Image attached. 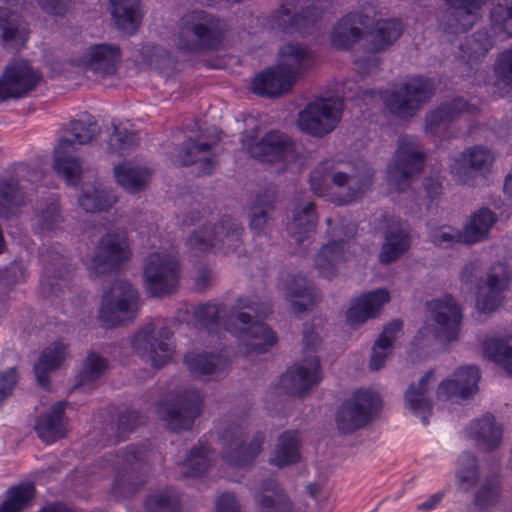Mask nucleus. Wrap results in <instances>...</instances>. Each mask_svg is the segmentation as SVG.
Masks as SVG:
<instances>
[{"mask_svg":"<svg viewBox=\"0 0 512 512\" xmlns=\"http://www.w3.org/2000/svg\"><path fill=\"white\" fill-rule=\"evenodd\" d=\"M313 193L337 205L360 199L373 184V171L363 163L325 160L310 173Z\"/></svg>","mask_w":512,"mask_h":512,"instance_id":"f257e3e1","label":"nucleus"},{"mask_svg":"<svg viewBox=\"0 0 512 512\" xmlns=\"http://www.w3.org/2000/svg\"><path fill=\"white\" fill-rule=\"evenodd\" d=\"M271 312L269 306L259 304L251 297H241L223 322L224 328L241 341L244 353L262 354L277 343L276 334L260 321Z\"/></svg>","mask_w":512,"mask_h":512,"instance_id":"f03ea898","label":"nucleus"},{"mask_svg":"<svg viewBox=\"0 0 512 512\" xmlns=\"http://www.w3.org/2000/svg\"><path fill=\"white\" fill-rule=\"evenodd\" d=\"M462 322V309L454 298L434 299L428 303V316L414 338V345L426 347L455 342L460 338Z\"/></svg>","mask_w":512,"mask_h":512,"instance_id":"7ed1b4c3","label":"nucleus"},{"mask_svg":"<svg viewBox=\"0 0 512 512\" xmlns=\"http://www.w3.org/2000/svg\"><path fill=\"white\" fill-rule=\"evenodd\" d=\"M226 24L204 11L184 14L173 34L172 43L182 54H199L215 48L223 39Z\"/></svg>","mask_w":512,"mask_h":512,"instance_id":"20e7f679","label":"nucleus"},{"mask_svg":"<svg viewBox=\"0 0 512 512\" xmlns=\"http://www.w3.org/2000/svg\"><path fill=\"white\" fill-rule=\"evenodd\" d=\"M150 242L154 250L144 263L145 286L152 296L159 297L177 287L180 267L176 250L169 241L153 236Z\"/></svg>","mask_w":512,"mask_h":512,"instance_id":"39448f33","label":"nucleus"},{"mask_svg":"<svg viewBox=\"0 0 512 512\" xmlns=\"http://www.w3.org/2000/svg\"><path fill=\"white\" fill-rule=\"evenodd\" d=\"M98 133L93 121H73L66 135L60 139L54 150V171L67 185H76L82 175L83 167L76 153V144L90 142Z\"/></svg>","mask_w":512,"mask_h":512,"instance_id":"423d86ee","label":"nucleus"},{"mask_svg":"<svg viewBox=\"0 0 512 512\" xmlns=\"http://www.w3.org/2000/svg\"><path fill=\"white\" fill-rule=\"evenodd\" d=\"M382 399L371 388H359L341 404L336 424L344 434L352 433L368 425L379 413Z\"/></svg>","mask_w":512,"mask_h":512,"instance_id":"0eeeda50","label":"nucleus"},{"mask_svg":"<svg viewBox=\"0 0 512 512\" xmlns=\"http://www.w3.org/2000/svg\"><path fill=\"white\" fill-rule=\"evenodd\" d=\"M242 228L231 218H223L214 224H207L194 231L188 239L189 248L195 253L210 250L229 254L242 243Z\"/></svg>","mask_w":512,"mask_h":512,"instance_id":"6e6552de","label":"nucleus"},{"mask_svg":"<svg viewBox=\"0 0 512 512\" xmlns=\"http://www.w3.org/2000/svg\"><path fill=\"white\" fill-rule=\"evenodd\" d=\"M138 307L136 289L125 280H117L103 295L99 321L107 328L123 325L135 317Z\"/></svg>","mask_w":512,"mask_h":512,"instance_id":"1a4fd4ad","label":"nucleus"},{"mask_svg":"<svg viewBox=\"0 0 512 512\" xmlns=\"http://www.w3.org/2000/svg\"><path fill=\"white\" fill-rule=\"evenodd\" d=\"M423 152L419 142L412 136H403L398 140L397 150L386 171L388 184L397 191L406 190L413 177L423 165Z\"/></svg>","mask_w":512,"mask_h":512,"instance_id":"9d476101","label":"nucleus"},{"mask_svg":"<svg viewBox=\"0 0 512 512\" xmlns=\"http://www.w3.org/2000/svg\"><path fill=\"white\" fill-rule=\"evenodd\" d=\"M343 112L339 98H318L299 112L297 127L303 133L322 138L336 129Z\"/></svg>","mask_w":512,"mask_h":512,"instance_id":"9b49d317","label":"nucleus"},{"mask_svg":"<svg viewBox=\"0 0 512 512\" xmlns=\"http://www.w3.org/2000/svg\"><path fill=\"white\" fill-rule=\"evenodd\" d=\"M264 439L262 433H256L247 440L242 425L227 426L219 438L223 461L231 469L249 465L261 453Z\"/></svg>","mask_w":512,"mask_h":512,"instance_id":"f8f14e48","label":"nucleus"},{"mask_svg":"<svg viewBox=\"0 0 512 512\" xmlns=\"http://www.w3.org/2000/svg\"><path fill=\"white\" fill-rule=\"evenodd\" d=\"M172 333L158 323H148L133 337L132 347L146 362L156 368L166 365L174 354Z\"/></svg>","mask_w":512,"mask_h":512,"instance_id":"ddd939ff","label":"nucleus"},{"mask_svg":"<svg viewBox=\"0 0 512 512\" xmlns=\"http://www.w3.org/2000/svg\"><path fill=\"white\" fill-rule=\"evenodd\" d=\"M242 144L253 157L263 162L282 164L283 168L299 160L295 143L280 131H270L259 141L243 139Z\"/></svg>","mask_w":512,"mask_h":512,"instance_id":"4468645a","label":"nucleus"},{"mask_svg":"<svg viewBox=\"0 0 512 512\" xmlns=\"http://www.w3.org/2000/svg\"><path fill=\"white\" fill-rule=\"evenodd\" d=\"M433 86L425 78H413L395 92H379L375 96L382 99L386 107L400 117L412 115L432 95Z\"/></svg>","mask_w":512,"mask_h":512,"instance_id":"2eb2a0df","label":"nucleus"},{"mask_svg":"<svg viewBox=\"0 0 512 512\" xmlns=\"http://www.w3.org/2000/svg\"><path fill=\"white\" fill-rule=\"evenodd\" d=\"M130 256L126 233L122 230L108 232L101 238L87 263L88 269L95 274H105L119 267Z\"/></svg>","mask_w":512,"mask_h":512,"instance_id":"dca6fc26","label":"nucleus"},{"mask_svg":"<svg viewBox=\"0 0 512 512\" xmlns=\"http://www.w3.org/2000/svg\"><path fill=\"white\" fill-rule=\"evenodd\" d=\"M41 81L40 73L29 61L11 62L0 77V100L18 99L34 90Z\"/></svg>","mask_w":512,"mask_h":512,"instance_id":"f3484780","label":"nucleus"},{"mask_svg":"<svg viewBox=\"0 0 512 512\" xmlns=\"http://www.w3.org/2000/svg\"><path fill=\"white\" fill-rule=\"evenodd\" d=\"M219 140L216 128H209L201 132L194 142L190 139L185 146L172 154V161L178 165L200 163L199 172L210 174L214 168L215 157L211 151L212 146Z\"/></svg>","mask_w":512,"mask_h":512,"instance_id":"a211bd4d","label":"nucleus"},{"mask_svg":"<svg viewBox=\"0 0 512 512\" xmlns=\"http://www.w3.org/2000/svg\"><path fill=\"white\" fill-rule=\"evenodd\" d=\"M120 61V48L115 44L102 43L88 47L75 59V64L85 73H91L95 80H101L115 74Z\"/></svg>","mask_w":512,"mask_h":512,"instance_id":"6ab92c4d","label":"nucleus"},{"mask_svg":"<svg viewBox=\"0 0 512 512\" xmlns=\"http://www.w3.org/2000/svg\"><path fill=\"white\" fill-rule=\"evenodd\" d=\"M493 161L494 155L488 148L474 146L467 148L453 160L450 171L455 181L472 186L475 180L489 169Z\"/></svg>","mask_w":512,"mask_h":512,"instance_id":"aec40b11","label":"nucleus"},{"mask_svg":"<svg viewBox=\"0 0 512 512\" xmlns=\"http://www.w3.org/2000/svg\"><path fill=\"white\" fill-rule=\"evenodd\" d=\"M202 397L195 391L187 392L177 398L175 403H162L157 414L174 431L189 429L200 414Z\"/></svg>","mask_w":512,"mask_h":512,"instance_id":"412c9836","label":"nucleus"},{"mask_svg":"<svg viewBox=\"0 0 512 512\" xmlns=\"http://www.w3.org/2000/svg\"><path fill=\"white\" fill-rule=\"evenodd\" d=\"M511 280L509 267L502 262L493 264L485 282L477 289L476 307L481 312L496 310L503 302L502 293L508 288Z\"/></svg>","mask_w":512,"mask_h":512,"instance_id":"4be33fe9","label":"nucleus"},{"mask_svg":"<svg viewBox=\"0 0 512 512\" xmlns=\"http://www.w3.org/2000/svg\"><path fill=\"white\" fill-rule=\"evenodd\" d=\"M480 378L481 374L477 366H460L449 378L440 382L436 390L437 399L441 401L469 399L477 394Z\"/></svg>","mask_w":512,"mask_h":512,"instance_id":"5701e85b","label":"nucleus"},{"mask_svg":"<svg viewBox=\"0 0 512 512\" xmlns=\"http://www.w3.org/2000/svg\"><path fill=\"white\" fill-rule=\"evenodd\" d=\"M402 32L401 23L397 20H382L377 22L375 28L369 33L372 54L365 59L355 60V69L360 74L372 73L378 66L379 59L376 52L382 51L395 42Z\"/></svg>","mask_w":512,"mask_h":512,"instance_id":"b1692460","label":"nucleus"},{"mask_svg":"<svg viewBox=\"0 0 512 512\" xmlns=\"http://www.w3.org/2000/svg\"><path fill=\"white\" fill-rule=\"evenodd\" d=\"M322 379L319 359L308 355L304 360L291 367L280 379V386L285 391L302 396Z\"/></svg>","mask_w":512,"mask_h":512,"instance_id":"393cba45","label":"nucleus"},{"mask_svg":"<svg viewBox=\"0 0 512 512\" xmlns=\"http://www.w3.org/2000/svg\"><path fill=\"white\" fill-rule=\"evenodd\" d=\"M390 299V292L386 288H378L361 294L352 300L347 309L346 322L350 326H356L376 318Z\"/></svg>","mask_w":512,"mask_h":512,"instance_id":"a878e982","label":"nucleus"},{"mask_svg":"<svg viewBox=\"0 0 512 512\" xmlns=\"http://www.w3.org/2000/svg\"><path fill=\"white\" fill-rule=\"evenodd\" d=\"M316 61L314 53L300 43H286L278 52L279 69L296 81L307 70L312 68Z\"/></svg>","mask_w":512,"mask_h":512,"instance_id":"bb28decb","label":"nucleus"},{"mask_svg":"<svg viewBox=\"0 0 512 512\" xmlns=\"http://www.w3.org/2000/svg\"><path fill=\"white\" fill-rule=\"evenodd\" d=\"M436 376L434 371L425 373L417 384H411L404 393L405 409L426 424L431 412L429 390L434 387Z\"/></svg>","mask_w":512,"mask_h":512,"instance_id":"cd10ccee","label":"nucleus"},{"mask_svg":"<svg viewBox=\"0 0 512 512\" xmlns=\"http://www.w3.org/2000/svg\"><path fill=\"white\" fill-rule=\"evenodd\" d=\"M352 258L348 243L328 242L315 257V267L319 274L325 278L334 277Z\"/></svg>","mask_w":512,"mask_h":512,"instance_id":"c85d7f7f","label":"nucleus"},{"mask_svg":"<svg viewBox=\"0 0 512 512\" xmlns=\"http://www.w3.org/2000/svg\"><path fill=\"white\" fill-rule=\"evenodd\" d=\"M366 23L367 17L359 13H351L342 17L331 31V45L336 49L350 48L360 40Z\"/></svg>","mask_w":512,"mask_h":512,"instance_id":"c756f323","label":"nucleus"},{"mask_svg":"<svg viewBox=\"0 0 512 512\" xmlns=\"http://www.w3.org/2000/svg\"><path fill=\"white\" fill-rule=\"evenodd\" d=\"M474 109L461 99H457L450 104H445L431 112L425 121V131L435 136L448 137V130L451 122L463 113H470Z\"/></svg>","mask_w":512,"mask_h":512,"instance_id":"7c9ffc66","label":"nucleus"},{"mask_svg":"<svg viewBox=\"0 0 512 512\" xmlns=\"http://www.w3.org/2000/svg\"><path fill=\"white\" fill-rule=\"evenodd\" d=\"M0 38L9 45L22 46L28 38V30L21 21L16 5L0 6Z\"/></svg>","mask_w":512,"mask_h":512,"instance_id":"2f4dec72","label":"nucleus"},{"mask_svg":"<svg viewBox=\"0 0 512 512\" xmlns=\"http://www.w3.org/2000/svg\"><path fill=\"white\" fill-rule=\"evenodd\" d=\"M295 81L279 69L277 64L261 74H258L252 83L253 91L261 96H278L288 92Z\"/></svg>","mask_w":512,"mask_h":512,"instance_id":"473e14b6","label":"nucleus"},{"mask_svg":"<svg viewBox=\"0 0 512 512\" xmlns=\"http://www.w3.org/2000/svg\"><path fill=\"white\" fill-rule=\"evenodd\" d=\"M64 406V403L57 402L38 418L35 429L43 442L50 444L65 436L67 429L63 417Z\"/></svg>","mask_w":512,"mask_h":512,"instance_id":"72a5a7b5","label":"nucleus"},{"mask_svg":"<svg viewBox=\"0 0 512 512\" xmlns=\"http://www.w3.org/2000/svg\"><path fill=\"white\" fill-rule=\"evenodd\" d=\"M117 199L111 190L101 183H85L78 196L79 206L87 213L107 211Z\"/></svg>","mask_w":512,"mask_h":512,"instance_id":"f704fd0d","label":"nucleus"},{"mask_svg":"<svg viewBox=\"0 0 512 512\" xmlns=\"http://www.w3.org/2000/svg\"><path fill=\"white\" fill-rule=\"evenodd\" d=\"M401 330L402 322L400 320H393L384 327L373 346L369 362L370 369L379 370L384 366L392 353L394 343L401 335Z\"/></svg>","mask_w":512,"mask_h":512,"instance_id":"c9c22d12","label":"nucleus"},{"mask_svg":"<svg viewBox=\"0 0 512 512\" xmlns=\"http://www.w3.org/2000/svg\"><path fill=\"white\" fill-rule=\"evenodd\" d=\"M117 183L130 193L144 190L150 180V172L144 167L131 161H125L114 167Z\"/></svg>","mask_w":512,"mask_h":512,"instance_id":"e433bc0d","label":"nucleus"},{"mask_svg":"<svg viewBox=\"0 0 512 512\" xmlns=\"http://www.w3.org/2000/svg\"><path fill=\"white\" fill-rule=\"evenodd\" d=\"M300 445L301 439L297 431L283 432L277 439L270 462L278 467L299 462L301 458Z\"/></svg>","mask_w":512,"mask_h":512,"instance_id":"4c0bfd02","label":"nucleus"},{"mask_svg":"<svg viewBox=\"0 0 512 512\" xmlns=\"http://www.w3.org/2000/svg\"><path fill=\"white\" fill-rule=\"evenodd\" d=\"M410 247V237L407 226L398 223L389 228L385 243L382 246L379 260L388 264L402 256Z\"/></svg>","mask_w":512,"mask_h":512,"instance_id":"58836bf2","label":"nucleus"},{"mask_svg":"<svg viewBox=\"0 0 512 512\" xmlns=\"http://www.w3.org/2000/svg\"><path fill=\"white\" fill-rule=\"evenodd\" d=\"M66 357V346L62 342H54L42 351L34 367L40 385L47 386L49 384V374L60 368Z\"/></svg>","mask_w":512,"mask_h":512,"instance_id":"ea45409f","label":"nucleus"},{"mask_svg":"<svg viewBox=\"0 0 512 512\" xmlns=\"http://www.w3.org/2000/svg\"><path fill=\"white\" fill-rule=\"evenodd\" d=\"M454 11L449 23L453 32H461L470 28L480 16V9L487 0H445Z\"/></svg>","mask_w":512,"mask_h":512,"instance_id":"a19ab883","label":"nucleus"},{"mask_svg":"<svg viewBox=\"0 0 512 512\" xmlns=\"http://www.w3.org/2000/svg\"><path fill=\"white\" fill-rule=\"evenodd\" d=\"M289 298L295 313H300L315 305L320 299V293L304 277H295L287 288Z\"/></svg>","mask_w":512,"mask_h":512,"instance_id":"79ce46f5","label":"nucleus"},{"mask_svg":"<svg viewBox=\"0 0 512 512\" xmlns=\"http://www.w3.org/2000/svg\"><path fill=\"white\" fill-rule=\"evenodd\" d=\"M483 354L512 375V335L506 337H489L482 343Z\"/></svg>","mask_w":512,"mask_h":512,"instance_id":"37998d69","label":"nucleus"},{"mask_svg":"<svg viewBox=\"0 0 512 512\" xmlns=\"http://www.w3.org/2000/svg\"><path fill=\"white\" fill-rule=\"evenodd\" d=\"M469 437L473 438L483 449H492L501 442L502 430L492 416L473 421L467 429Z\"/></svg>","mask_w":512,"mask_h":512,"instance_id":"c03bdc74","label":"nucleus"},{"mask_svg":"<svg viewBox=\"0 0 512 512\" xmlns=\"http://www.w3.org/2000/svg\"><path fill=\"white\" fill-rule=\"evenodd\" d=\"M496 222L495 214L486 208L473 213L463 227L464 243L474 244L484 240Z\"/></svg>","mask_w":512,"mask_h":512,"instance_id":"a18cd8bd","label":"nucleus"},{"mask_svg":"<svg viewBox=\"0 0 512 512\" xmlns=\"http://www.w3.org/2000/svg\"><path fill=\"white\" fill-rule=\"evenodd\" d=\"M110 4L116 24L124 31L134 32L141 19L139 0H110Z\"/></svg>","mask_w":512,"mask_h":512,"instance_id":"49530a36","label":"nucleus"},{"mask_svg":"<svg viewBox=\"0 0 512 512\" xmlns=\"http://www.w3.org/2000/svg\"><path fill=\"white\" fill-rule=\"evenodd\" d=\"M319 8L317 6H301V12L297 11L295 0H283L280 8L279 27L300 28L306 22L314 20L318 16Z\"/></svg>","mask_w":512,"mask_h":512,"instance_id":"de8ad7c7","label":"nucleus"},{"mask_svg":"<svg viewBox=\"0 0 512 512\" xmlns=\"http://www.w3.org/2000/svg\"><path fill=\"white\" fill-rule=\"evenodd\" d=\"M316 214L311 202L298 204L294 211L292 222L289 224V232L296 241L301 242L315 229Z\"/></svg>","mask_w":512,"mask_h":512,"instance_id":"09e8293b","label":"nucleus"},{"mask_svg":"<svg viewBox=\"0 0 512 512\" xmlns=\"http://www.w3.org/2000/svg\"><path fill=\"white\" fill-rule=\"evenodd\" d=\"M35 495L34 485L30 482L13 486L6 492V499L0 505V512H22L30 505Z\"/></svg>","mask_w":512,"mask_h":512,"instance_id":"8fccbe9b","label":"nucleus"},{"mask_svg":"<svg viewBox=\"0 0 512 512\" xmlns=\"http://www.w3.org/2000/svg\"><path fill=\"white\" fill-rule=\"evenodd\" d=\"M184 362L195 376L215 374L226 367V361L219 356L189 353Z\"/></svg>","mask_w":512,"mask_h":512,"instance_id":"3c124183","label":"nucleus"},{"mask_svg":"<svg viewBox=\"0 0 512 512\" xmlns=\"http://www.w3.org/2000/svg\"><path fill=\"white\" fill-rule=\"evenodd\" d=\"M24 195L18 183L14 181L0 182V217L8 219L16 214L23 204Z\"/></svg>","mask_w":512,"mask_h":512,"instance_id":"603ef678","label":"nucleus"},{"mask_svg":"<svg viewBox=\"0 0 512 512\" xmlns=\"http://www.w3.org/2000/svg\"><path fill=\"white\" fill-rule=\"evenodd\" d=\"M137 143L138 137L131 129L129 122L113 124V134L110 137L109 145L114 152L123 154Z\"/></svg>","mask_w":512,"mask_h":512,"instance_id":"864d4df0","label":"nucleus"},{"mask_svg":"<svg viewBox=\"0 0 512 512\" xmlns=\"http://www.w3.org/2000/svg\"><path fill=\"white\" fill-rule=\"evenodd\" d=\"M457 484L463 490H469L477 482L478 470L475 458L469 453H463L458 459L456 472Z\"/></svg>","mask_w":512,"mask_h":512,"instance_id":"5fc2aeb1","label":"nucleus"},{"mask_svg":"<svg viewBox=\"0 0 512 512\" xmlns=\"http://www.w3.org/2000/svg\"><path fill=\"white\" fill-rule=\"evenodd\" d=\"M212 453L207 446L191 451L183 463L185 473L192 477L200 476L211 465Z\"/></svg>","mask_w":512,"mask_h":512,"instance_id":"6e6d98bb","label":"nucleus"},{"mask_svg":"<svg viewBox=\"0 0 512 512\" xmlns=\"http://www.w3.org/2000/svg\"><path fill=\"white\" fill-rule=\"evenodd\" d=\"M257 502L260 512H282L289 506L287 496L277 486L266 488Z\"/></svg>","mask_w":512,"mask_h":512,"instance_id":"4d7b16f0","label":"nucleus"},{"mask_svg":"<svg viewBox=\"0 0 512 512\" xmlns=\"http://www.w3.org/2000/svg\"><path fill=\"white\" fill-rule=\"evenodd\" d=\"M143 55L147 64L161 73L169 74L175 68V59L170 52L161 47L147 46L143 50Z\"/></svg>","mask_w":512,"mask_h":512,"instance_id":"13d9d810","label":"nucleus"},{"mask_svg":"<svg viewBox=\"0 0 512 512\" xmlns=\"http://www.w3.org/2000/svg\"><path fill=\"white\" fill-rule=\"evenodd\" d=\"M107 369V362L101 356L91 353L83 363L79 374V385L85 387L101 377Z\"/></svg>","mask_w":512,"mask_h":512,"instance_id":"bf43d9fd","label":"nucleus"},{"mask_svg":"<svg viewBox=\"0 0 512 512\" xmlns=\"http://www.w3.org/2000/svg\"><path fill=\"white\" fill-rule=\"evenodd\" d=\"M431 242L442 248H448L455 243H464V231H460L452 226H441L432 229L429 234Z\"/></svg>","mask_w":512,"mask_h":512,"instance_id":"052dcab7","label":"nucleus"},{"mask_svg":"<svg viewBox=\"0 0 512 512\" xmlns=\"http://www.w3.org/2000/svg\"><path fill=\"white\" fill-rule=\"evenodd\" d=\"M496 85L512 88V49L501 53L494 65Z\"/></svg>","mask_w":512,"mask_h":512,"instance_id":"680f3d73","label":"nucleus"},{"mask_svg":"<svg viewBox=\"0 0 512 512\" xmlns=\"http://www.w3.org/2000/svg\"><path fill=\"white\" fill-rule=\"evenodd\" d=\"M61 222L59 207L56 203L50 204L46 210L40 211L36 216L37 229L41 232H50Z\"/></svg>","mask_w":512,"mask_h":512,"instance_id":"e2e57ef3","label":"nucleus"},{"mask_svg":"<svg viewBox=\"0 0 512 512\" xmlns=\"http://www.w3.org/2000/svg\"><path fill=\"white\" fill-rule=\"evenodd\" d=\"M491 21L495 29L512 36V6L497 4L491 11Z\"/></svg>","mask_w":512,"mask_h":512,"instance_id":"0e129e2a","label":"nucleus"},{"mask_svg":"<svg viewBox=\"0 0 512 512\" xmlns=\"http://www.w3.org/2000/svg\"><path fill=\"white\" fill-rule=\"evenodd\" d=\"M493 46L491 39L486 33H478L467 43V50L464 51L470 60L483 57Z\"/></svg>","mask_w":512,"mask_h":512,"instance_id":"69168bd1","label":"nucleus"},{"mask_svg":"<svg viewBox=\"0 0 512 512\" xmlns=\"http://www.w3.org/2000/svg\"><path fill=\"white\" fill-rule=\"evenodd\" d=\"M272 210L273 207L270 204H266L263 206L255 205L252 207L250 216V227L255 233L260 234L262 232H265L266 227L268 226L269 223V215Z\"/></svg>","mask_w":512,"mask_h":512,"instance_id":"338daca9","label":"nucleus"},{"mask_svg":"<svg viewBox=\"0 0 512 512\" xmlns=\"http://www.w3.org/2000/svg\"><path fill=\"white\" fill-rule=\"evenodd\" d=\"M226 310L224 307L217 304H204L200 305L195 309L194 315L196 319L203 323H218L220 319L225 315Z\"/></svg>","mask_w":512,"mask_h":512,"instance_id":"774afa93","label":"nucleus"}]
</instances>
